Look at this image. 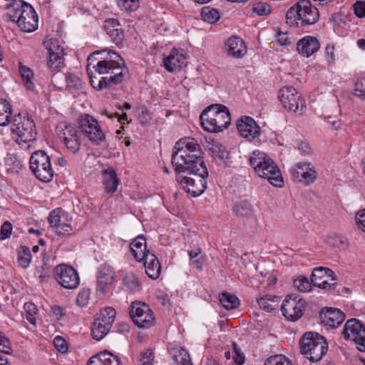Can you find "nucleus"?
I'll return each mask as SVG.
<instances>
[{"label": "nucleus", "instance_id": "f257e3e1", "mask_svg": "<svg viewBox=\"0 0 365 365\" xmlns=\"http://www.w3.org/2000/svg\"><path fill=\"white\" fill-rule=\"evenodd\" d=\"M96 72L107 75L98 78L87 69L91 85L98 91L110 88L128 78L129 71L123 58L116 52L108 51L105 58L98 60L93 65Z\"/></svg>", "mask_w": 365, "mask_h": 365}, {"label": "nucleus", "instance_id": "f03ea898", "mask_svg": "<svg viewBox=\"0 0 365 365\" xmlns=\"http://www.w3.org/2000/svg\"><path fill=\"white\" fill-rule=\"evenodd\" d=\"M202 151L195 139L185 137L175 143L172 155V164L176 172H193L195 168L202 175L206 174V165L202 159Z\"/></svg>", "mask_w": 365, "mask_h": 365}, {"label": "nucleus", "instance_id": "7ed1b4c3", "mask_svg": "<svg viewBox=\"0 0 365 365\" xmlns=\"http://www.w3.org/2000/svg\"><path fill=\"white\" fill-rule=\"evenodd\" d=\"M9 21L16 22L24 32H32L38 28V16L32 6L23 0L6 6Z\"/></svg>", "mask_w": 365, "mask_h": 365}, {"label": "nucleus", "instance_id": "20e7f679", "mask_svg": "<svg viewBox=\"0 0 365 365\" xmlns=\"http://www.w3.org/2000/svg\"><path fill=\"white\" fill-rule=\"evenodd\" d=\"M249 160L250 165L259 177L267 179L275 187L283 186L284 181L281 172L268 155L258 150H254Z\"/></svg>", "mask_w": 365, "mask_h": 365}, {"label": "nucleus", "instance_id": "39448f33", "mask_svg": "<svg viewBox=\"0 0 365 365\" xmlns=\"http://www.w3.org/2000/svg\"><path fill=\"white\" fill-rule=\"evenodd\" d=\"M200 118L202 128L209 133L222 132L231 122L228 108L222 104L207 106L201 113Z\"/></svg>", "mask_w": 365, "mask_h": 365}, {"label": "nucleus", "instance_id": "423d86ee", "mask_svg": "<svg viewBox=\"0 0 365 365\" xmlns=\"http://www.w3.org/2000/svg\"><path fill=\"white\" fill-rule=\"evenodd\" d=\"M286 19L287 24H295L298 28H305L319 21V11L310 0H299L287 10Z\"/></svg>", "mask_w": 365, "mask_h": 365}, {"label": "nucleus", "instance_id": "0eeeda50", "mask_svg": "<svg viewBox=\"0 0 365 365\" xmlns=\"http://www.w3.org/2000/svg\"><path fill=\"white\" fill-rule=\"evenodd\" d=\"M328 350L324 336L315 332L305 333L300 341V351L309 361L315 362L322 359Z\"/></svg>", "mask_w": 365, "mask_h": 365}, {"label": "nucleus", "instance_id": "6e6552de", "mask_svg": "<svg viewBox=\"0 0 365 365\" xmlns=\"http://www.w3.org/2000/svg\"><path fill=\"white\" fill-rule=\"evenodd\" d=\"M198 168H195L193 172H188L195 175V178L187 177L184 175L185 173L176 172V180L180 187L190 196H200L207 188L206 178L208 176V170L206 168V174L202 175L201 172L197 171Z\"/></svg>", "mask_w": 365, "mask_h": 365}, {"label": "nucleus", "instance_id": "1a4fd4ad", "mask_svg": "<svg viewBox=\"0 0 365 365\" xmlns=\"http://www.w3.org/2000/svg\"><path fill=\"white\" fill-rule=\"evenodd\" d=\"M12 133L16 135V141L19 145L33 142L36 138L35 124L26 113H19L14 119L11 127Z\"/></svg>", "mask_w": 365, "mask_h": 365}, {"label": "nucleus", "instance_id": "9d476101", "mask_svg": "<svg viewBox=\"0 0 365 365\" xmlns=\"http://www.w3.org/2000/svg\"><path fill=\"white\" fill-rule=\"evenodd\" d=\"M130 316L139 329H149L155 323L153 310L144 302H133L130 307Z\"/></svg>", "mask_w": 365, "mask_h": 365}, {"label": "nucleus", "instance_id": "9b49d317", "mask_svg": "<svg viewBox=\"0 0 365 365\" xmlns=\"http://www.w3.org/2000/svg\"><path fill=\"white\" fill-rule=\"evenodd\" d=\"M78 122L81 132L92 143L100 145L106 140L105 133L93 116L83 114L79 117Z\"/></svg>", "mask_w": 365, "mask_h": 365}, {"label": "nucleus", "instance_id": "f8f14e48", "mask_svg": "<svg viewBox=\"0 0 365 365\" xmlns=\"http://www.w3.org/2000/svg\"><path fill=\"white\" fill-rule=\"evenodd\" d=\"M53 275L57 283L66 289H76L80 284L78 272L66 264H60L55 267Z\"/></svg>", "mask_w": 365, "mask_h": 365}, {"label": "nucleus", "instance_id": "ddd939ff", "mask_svg": "<svg viewBox=\"0 0 365 365\" xmlns=\"http://www.w3.org/2000/svg\"><path fill=\"white\" fill-rule=\"evenodd\" d=\"M56 132L69 151L72 153L78 152L81 141L74 125L66 122H61L56 125Z\"/></svg>", "mask_w": 365, "mask_h": 365}, {"label": "nucleus", "instance_id": "4468645a", "mask_svg": "<svg viewBox=\"0 0 365 365\" xmlns=\"http://www.w3.org/2000/svg\"><path fill=\"white\" fill-rule=\"evenodd\" d=\"M342 335L346 340H351L359 351L365 352V326L356 319L348 320L343 329Z\"/></svg>", "mask_w": 365, "mask_h": 365}, {"label": "nucleus", "instance_id": "2eb2a0df", "mask_svg": "<svg viewBox=\"0 0 365 365\" xmlns=\"http://www.w3.org/2000/svg\"><path fill=\"white\" fill-rule=\"evenodd\" d=\"M63 48L57 41H51L47 48V68L53 73L51 77L56 79V76L65 67Z\"/></svg>", "mask_w": 365, "mask_h": 365}, {"label": "nucleus", "instance_id": "dca6fc26", "mask_svg": "<svg viewBox=\"0 0 365 365\" xmlns=\"http://www.w3.org/2000/svg\"><path fill=\"white\" fill-rule=\"evenodd\" d=\"M96 291L98 295H106L112 288L115 278L114 269L108 265H101L97 274Z\"/></svg>", "mask_w": 365, "mask_h": 365}, {"label": "nucleus", "instance_id": "f3484780", "mask_svg": "<svg viewBox=\"0 0 365 365\" xmlns=\"http://www.w3.org/2000/svg\"><path fill=\"white\" fill-rule=\"evenodd\" d=\"M237 128L240 135L252 142L258 139L261 134V130L256 121L250 116H242L237 121Z\"/></svg>", "mask_w": 365, "mask_h": 365}, {"label": "nucleus", "instance_id": "a211bd4d", "mask_svg": "<svg viewBox=\"0 0 365 365\" xmlns=\"http://www.w3.org/2000/svg\"><path fill=\"white\" fill-rule=\"evenodd\" d=\"M279 98L284 108L289 111L296 112L299 108L302 110L304 106L303 100L292 86L282 88L279 91Z\"/></svg>", "mask_w": 365, "mask_h": 365}, {"label": "nucleus", "instance_id": "6ab92c4d", "mask_svg": "<svg viewBox=\"0 0 365 365\" xmlns=\"http://www.w3.org/2000/svg\"><path fill=\"white\" fill-rule=\"evenodd\" d=\"M329 280H336L335 274L331 269L323 267L313 269L311 281L314 286L320 289H329L335 285V283H331Z\"/></svg>", "mask_w": 365, "mask_h": 365}, {"label": "nucleus", "instance_id": "aec40b11", "mask_svg": "<svg viewBox=\"0 0 365 365\" xmlns=\"http://www.w3.org/2000/svg\"><path fill=\"white\" fill-rule=\"evenodd\" d=\"M304 307V301L302 299L286 298L282 306L281 309L283 316L290 321H297L303 314V309Z\"/></svg>", "mask_w": 365, "mask_h": 365}, {"label": "nucleus", "instance_id": "412c9836", "mask_svg": "<svg viewBox=\"0 0 365 365\" xmlns=\"http://www.w3.org/2000/svg\"><path fill=\"white\" fill-rule=\"evenodd\" d=\"M48 222L58 235H66L71 230V227L68 223V216L61 208H56L50 212Z\"/></svg>", "mask_w": 365, "mask_h": 365}, {"label": "nucleus", "instance_id": "4be33fe9", "mask_svg": "<svg viewBox=\"0 0 365 365\" xmlns=\"http://www.w3.org/2000/svg\"><path fill=\"white\" fill-rule=\"evenodd\" d=\"M46 151H35L30 158V168L35 176L42 182H46Z\"/></svg>", "mask_w": 365, "mask_h": 365}, {"label": "nucleus", "instance_id": "5701e85b", "mask_svg": "<svg viewBox=\"0 0 365 365\" xmlns=\"http://www.w3.org/2000/svg\"><path fill=\"white\" fill-rule=\"evenodd\" d=\"M225 48L227 54L236 58H242L247 52L245 42L237 36H232L227 40Z\"/></svg>", "mask_w": 365, "mask_h": 365}, {"label": "nucleus", "instance_id": "b1692460", "mask_svg": "<svg viewBox=\"0 0 365 365\" xmlns=\"http://www.w3.org/2000/svg\"><path fill=\"white\" fill-rule=\"evenodd\" d=\"M319 48V41L312 36H306L299 40L297 43V50L299 53L307 58L317 52Z\"/></svg>", "mask_w": 365, "mask_h": 365}, {"label": "nucleus", "instance_id": "393cba45", "mask_svg": "<svg viewBox=\"0 0 365 365\" xmlns=\"http://www.w3.org/2000/svg\"><path fill=\"white\" fill-rule=\"evenodd\" d=\"M163 65L168 72L180 70L186 66V56L178 50L173 48L170 54L164 58Z\"/></svg>", "mask_w": 365, "mask_h": 365}, {"label": "nucleus", "instance_id": "a878e982", "mask_svg": "<svg viewBox=\"0 0 365 365\" xmlns=\"http://www.w3.org/2000/svg\"><path fill=\"white\" fill-rule=\"evenodd\" d=\"M66 81L67 88L69 91L79 90L83 87L81 79L73 73H68L66 76L63 73L56 76V79L51 77V83L58 89H62L63 81Z\"/></svg>", "mask_w": 365, "mask_h": 365}, {"label": "nucleus", "instance_id": "bb28decb", "mask_svg": "<svg viewBox=\"0 0 365 365\" xmlns=\"http://www.w3.org/2000/svg\"><path fill=\"white\" fill-rule=\"evenodd\" d=\"M322 322L331 328L339 326L345 319V314L339 309L329 308L320 314Z\"/></svg>", "mask_w": 365, "mask_h": 365}, {"label": "nucleus", "instance_id": "cd10ccee", "mask_svg": "<svg viewBox=\"0 0 365 365\" xmlns=\"http://www.w3.org/2000/svg\"><path fill=\"white\" fill-rule=\"evenodd\" d=\"M101 174L105 192L108 194L114 193L119 184L115 171L113 168L109 167L103 169Z\"/></svg>", "mask_w": 365, "mask_h": 365}, {"label": "nucleus", "instance_id": "c85d7f7f", "mask_svg": "<svg viewBox=\"0 0 365 365\" xmlns=\"http://www.w3.org/2000/svg\"><path fill=\"white\" fill-rule=\"evenodd\" d=\"M142 262H144L145 272L148 276L153 279H158L161 272V266L155 254L148 252Z\"/></svg>", "mask_w": 365, "mask_h": 365}, {"label": "nucleus", "instance_id": "c756f323", "mask_svg": "<svg viewBox=\"0 0 365 365\" xmlns=\"http://www.w3.org/2000/svg\"><path fill=\"white\" fill-rule=\"evenodd\" d=\"M87 365H121L118 356L105 351L91 357Z\"/></svg>", "mask_w": 365, "mask_h": 365}, {"label": "nucleus", "instance_id": "7c9ffc66", "mask_svg": "<svg viewBox=\"0 0 365 365\" xmlns=\"http://www.w3.org/2000/svg\"><path fill=\"white\" fill-rule=\"evenodd\" d=\"M130 247L133 256L138 262H142L147 254L150 252L146 249V240L143 236H138L134 239L131 242Z\"/></svg>", "mask_w": 365, "mask_h": 365}, {"label": "nucleus", "instance_id": "2f4dec72", "mask_svg": "<svg viewBox=\"0 0 365 365\" xmlns=\"http://www.w3.org/2000/svg\"><path fill=\"white\" fill-rule=\"evenodd\" d=\"M122 284L123 288L130 294L140 289V283L138 277L133 272H126L124 274Z\"/></svg>", "mask_w": 365, "mask_h": 365}, {"label": "nucleus", "instance_id": "473e14b6", "mask_svg": "<svg viewBox=\"0 0 365 365\" xmlns=\"http://www.w3.org/2000/svg\"><path fill=\"white\" fill-rule=\"evenodd\" d=\"M110 327L107 326L106 322H102L95 318L92 325V336L96 341H100L104 338L110 331Z\"/></svg>", "mask_w": 365, "mask_h": 365}, {"label": "nucleus", "instance_id": "72a5a7b5", "mask_svg": "<svg viewBox=\"0 0 365 365\" xmlns=\"http://www.w3.org/2000/svg\"><path fill=\"white\" fill-rule=\"evenodd\" d=\"M234 213L241 217H248L252 215L253 207L247 200L238 201L233 207Z\"/></svg>", "mask_w": 365, "mask_h": 365}, {"label": "nucleus", "instance_id": "f704fd0d", "mask_svg": "<svg viewBox=\"0 0 365 365\" xmlns=\"http://www.w3.org/2000/svg\"><path fill=\"white\" fill-rule=\"evenodd\" d=\"M19 71L22 80L25 83L26 88L29 91L34 90L35 85L31 81V78L34 76L33 71L29 67L23 65L21 62H19Z\"/></svg>", "mask_w": 365, "mask_h": 365}, {"label": "nucleus", "instance_id": "c9c22d12", "mask_svg": "<svg viewBox=\"0 0 365 365\" xmlns=\"http://www.w3.org/2000/svg\"><path fill=\"white\" fill-rule=\"evenodd\" d=\"M278 302L279 298L271 295L265 296L257 299L259 307L267 312H271L274 310Z\"/></svg>", "mask_w": 365, "mask_h": 365}, {"label": "nucleus", "instance_id": "e433bc0d", "mask_svg": "<svg viewBox=\"0 0 365 365\" xmlns=\"http://www.w3.org/2000/svg\"><path fill=\"white\" fill-rule=\"evenodd\" d=\"M171 354L178 365H192L190 354L184 348L173 349Z\"/></svg>", "mask_w": 365, "mask_h": 365}, {"label": "nucleus", "instance_id": "4c0bfd02", "mask_svg": "<svg viewBox=\"0 0 365 365\" xmlns=\"http://www.w3.org/2000/svg\"><path fill=\"white\" fill-rule=\"evenodd\" d=\"M116 312L115 309L110 307H108L101 310V312L96 314V319L100 320L102 322H106L107 326L112 327V324L115 319Z\"/></svg>", "mask_w": 365, "mask_h": 365}, {"label": "nucleus", "instance_id": "58836bf2", "mask_svg": "<svg viewBox=\"0 0 365 365\" xmlns=\"http://www.w3.org/2000/svg\"><path fill=\"white\" fill-rule=\"evenodd\" d=\"M11 114V106L6 100L0 99V125L5 126L10 121Z\"/></svg>", "mask_w": 365, "mask_h": 365}, {"label": "nucleus", "instance_id": "ea45409f", "mask_svg": "<svg viewBox=\"0 0 365 365\" xmlns=\"http://www.w3.org/2000/svg\"><path fill=\"white\" fill-rule=\"evenodd\" d=\"M220 302L222 307L227 310L236 308L240 304V301L235 295L227 292L222 293L220 296Z\"/></svg>", "mask_w": 365, "mask_h": 365}, {"label": "nucleus", "instance_id": "a19ab883", "mask_svg": "<svg viewBox=\"0 0 365 365\" xmlns=\"http://www.w3.org/2000/svg\"><path fill=\"white\" fill-rule=\"evenodd\" d=\"M201 16L204 21L210 24L215 23L220 19L218 11L210 6H205L202 9Z\"/></svg>", "mask_w": 365, "mask_h": 365}, {"label": "nucleus", "instance_id": "79ce46f5", "mask_svg": "<svg viewBox=\"0 0 365 365\" xmlns=\"http://www.w3.org/2000/svg\"><path fill=\"white\" fill-rule=\"evenodd\" d=\"M311 165L310 163L307 162H300L297 163L294 167H292L290 170V173L292 178L294 181H297L301 182V178L303 176V172L306 170V166Z\"/></svg>", "mask_w": 365, "mask_h": 365}, {"label": "nucleus", "instance_id": "37998d69", "mask_svg": "<svg viewBox=\"0 0 365 365\" xmlns=\"http://www.w3.org/2000/svg\"><path fill=\"white\" fill-rule=\"evenodd\" d=\"M18 262L23 268H27L31 262L30 250L26 246H21L19 250Z\"/></svg>", "mask_w": 365, "mask_h": 365}, {"label": "nucleus", "instance_id": "c03bdc74", "mask_svg": "<svg viewBox=\"0 0 365 365\" xmlns=\"http://www.w3.org/2000/svg\"><path fill=\"white\" fill-rule=\"evenodd\" d=\"M209 153L215 160H223L227 157L225 148L220 143L212 144L209 148Z\"/></svg>", "mask_w": 365, "mask_h": 365}, {"label": "nucleus", "instance_id": "a18cd8bd", "mask_svg": "<svg viewBox=\"0 0 365 365\" xmlns=\"http://www.w3.org/2000/svg\"><path fill=\"white\" fill-rule=\"evenodd\" d=\"M293 286L301 292H308L312 289V284L306 277L299 276L293 282Z\"/></svg>", "mask_w": 365, "mask_h": 365}, {"label": "nucleus", "instance_id": "49530a36", "mask_svg": "<svg viewBox=\"0 0 365 365\" xmlns=\"http://www.w3.org/2000/svg\"><path fill=\"white\" fill-rule=\"evenodd\" d=\"M264 365H292V363L284 355L277 354L267 359Z\"/></svg>", "mask_w": 365, "mask_h": 365}, {"label": "nucleus", "instance_id": "de8ad7c7", "mask_svg": "<svg viewBox=\"0 0 365 365\" xmlns=\"http://www.w3.org/2000/svg\"><path fill=\"white\" fill-rule=\"evenodd\" d=\"M118 7L127 12L135 11L140 5L139 0H117Z\"/></svg>", "mask_w": 365, "mask_h": 365}, {"label": "nucleus", "instance_id": "09e8293b", "mask_svg": "<svg viewBox=\"0 0 365 365\" xmlns=\"http://www.w3.org/2000/svg\"><path fill=\"white\" fill-rule=\"evenodd\" d=\"M306 168L307 169L304 170L303 172V176L301 178V182L308 185L316 180L317 174L312 164L309 166H306Z\"/></svg>", "mask_w": 365, "mask_h": 365}, {"label": "nucleus", "instance_id": "8fccbe9b", "mask_svg": "<svg viewBox=\"0 0 365 365\" xmlns=\"http://www.w3.org/2000/svg\"><path fill=\"white\" fill-rule=\"evenodd\" d=\"M26 319L31 324H36L35 315L37 313V307L32 302H26L24 305Z\"/></svg>", "mask_w": 365, "mask_h": 365}, {"label": "nucleus", "instance_id": "3c124183", "mask_svg": "<svg viewBox=\"0 0 365 365\" xmlns=\"http://www.w3.org/2000/svg\"><path fill=\"white\" fill-rule=\"evenodd\" d=\"M66 316V309L58 304L51 305L50 317L54 320L61 322L64 320Z\"/></svg>", "mask_w": 365, "mask_h": 365}, {"label": "nucleus", "instance_id": "603ef678", "mask_svg": "<svg viewBox=\"0 0 365 365\" xmlns=\"http://www.w3.org/2000/svg\"><path fill=\"white\" fill-rule=\"evenodd\" d=\"M354 94L361 101H365V77L359 78L356 80Z\"/></svg>", "mask_w": 365, "mask_h": 365}, {"label": "nucleus", "instance_id": "864d4df0", "mask_svg": "<svg viewBox=\"0 0 365 365\" xmlns=\"http://www.w3.org/2000/svg\"><path fill=\"white\" fill-rule=\"evenodd\" d=\"M54 347L61 354H66L68 351V344L66 339L61 336H56L53 339Z\"/></svg>", "mask_w": 365, "mask_h": 365}, {"label": "nucleus", "instance_id": "5fc2aeb1", "mask_svg": "<svg viewBox=\"0 0 365 365\" xmlns=\"http://www.w3.org/2000/svg\"><path fill=\"white\" fill-rule=\"evenodd\" d=\"M253 11L259 16H266L271 12V6L266 2H257L253 5Z\"/></svg>", "mask_w": 365, "mask_h": 365}, {"label": "nucleus", "instance_id": "6e6d98bb", "mask_svg": "<svg viewBox=\"0 0 365 365\" xmlns=\"http://www.w3.org/2000/svg\"><path fill=\"white\" fill-rule=\"evenodd\" d=\"M108 36L111 38V41L117 46H119L123 43L124 38V33L121 29V26L115 29L113 31H112L111 33L108 34Z\"/></svg>", "mask_w": 365, "mask_h": 365}, {"label": "nucleus", "instance_id": "4d7b16f0", "mask_svg": "<svg viewBox=\"0 0 365 365\" xmlns=\"http://www.w3.org/2000/svg\"><path fill=\"white\" fill-rule=\"evenodd\" d=\"M12 224L9 221H5L0 227V241L9 238L12 232Z\"/></svg>", "mask_w": 365, "mask_h": 365}, {"label": "nucleus", "instance_id": "13d9d810", "mask_svg": "<svg viewBox=\"0 0 365 365\" xmlns=\"http://www.w3.org/2000/svg\"><path fill=\"white\" fill-rule=\"evenodd\" d=\"M90 298V292L88 289H83L81 290L76 297V304L79 307H86Z\"/></svg>", "mask_w": 365, "mask_h": 365}, {"label": "nucleus", "instance_id": "bf43d9fd", "mask_svg": "<svg viewBox=\"0 0 365 365\" xmlns=\"http://www.w3.org/2000/svg\"><path fill=\"white\" fill-rule=\"evenodd\" d=\"M10 344L9 339L0 331V352L10 354L11 351Z\"/></svg>", "mask_w": 365, "mask_h": 365}, {"label": "nucleus", "instance_id": "052dcab7", "mask_svg": "<svg viewBox=\"0 0 365 365\" xmlns=\"http://www.w3.org/2000/svg\"><path fill=\"white\" fill-rule=\"evenodd\" d=\"M335 48L333 43H328L325 48L326 59L329 65H332L335 61Z\"/></svg>", "mask_w": 365, "mask_h": 365}, {"label": "nucleus", "instance_id": "680f3d73", "mask_svg": "<svg viewBox=\"0 0 365 365\" xmlns=\"http://www.w3.org/2000/svg\"><path fill=\"white\" fill-rule=\"evenodd\" d=\"M119 26L120 25L118 21L115 19H108L105 21L104 28L108 35Z\"/></svg>", "mask_w": 365, "mask_h": 365}, {"label": "nucleus", "instance_id": "e2e57ef3", "mask_svg": "<svg viewBox=\"0 0 365 365\" xmlns=\"http://www.w3.org/2000/svg\"><path fill=\"white\" fill-rule=\"evenodd\" d=\"M354 14L359 18L365 17V1H357L354 4Z\"/></svg>", "mask_w": 365, "mask_h": 365}, {"label": "nucleus", "instance_id": "0e129e2a", "mask_svg": "<svg viewBox=\"0 0 365 365\" xmlns=\"http://www.w3.org/2000/svg\"><path fill=\"white\" fill-rule=\"evenodd\" d=\"M277 41L281 46H287L292 43L291 38L287 32L282 33L279 31L277 34Z\"/></svg>", "mask_w": 365, "mask_h": 365}, {"label": "nucleus", "instance_id": "69168bd1", "mask_svg": "<svg viewBox=\"0 0 365 365\" xmlns=\"http://www.w3.org/2000/svg\"><path fill=\"white\" fill-rule=\"evenodd\" d=\"M234 356L233 360L237 365H242L245 363V356L240 352V349L237 348V344H233Z\"/></svg>", "mask_w": 365, "mask_h": 365}, {"label": "nucleus", "instance_id": "338daca9", "mask_svg": "<svg viewBox=\"0 0 365 365\" xmlns=\"http://www.w3.org/2000/svg\"><path fill=\"white\" fill-rule=\"evenodd\" d=\"M356 221L359 228L365 232V209L356 213Z\"/></svg>", "mask_w": 365, "mask_h": 365}, {"label": "nucleus", "instance_id": "774afa93", "mask_svg": "<svg viewBox=\"0 0 365 365\" xmlns=\"http://www.w3.org/2000/svg\"><path fill=\"white\" fill-rule=\"evenodd\" d=\"M154 353L152 349H147L140 354L141 363H153Z\"/></svg>", "mask_w": 365, "mask_h": 365}]
</instances>
